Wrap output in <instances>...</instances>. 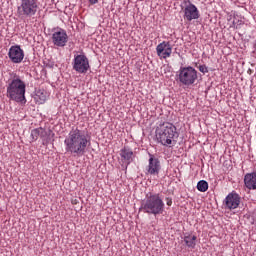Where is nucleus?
Masks as SVG:
<instances>
[{"mask_svg":"<svg viewBox=\"0 0 256 256\" xmlns=\"http://www.w3.org/2000/svg\"><path fill=\"white\" fill-rule=\"evenodd\" d=\"M156 142L163 145V147H175L177 143V127L171 122L160 123L155 130Z\"/></svg>","mask_w":256,"mask_h":256,"instance_id":"7ed1b4c3","label":"nucleus"},{"mask_svg":"<svg viewBox=\"0 0 256 256\" xmlns=\"http://www.w3.org/2000/svg\"><path fill=\"white\" fill-rule=\"evenodd\" d=\"M224 204L226 209H229L230 211L237 209L241 204V196H239L237 192H231L226 196Z\"/></svg>","mask_w":256,"mask_h":256,"instance_id":"ddd939ff","label":"nucleus"},{"mask_svg":"<svg viewBox=\"0 0 256 256\" xmlns=\"http://www.w3.org/2000/svg\"><path fill=\"white\" fill-rule=\"evenodd\" d=\"M156 53L160 59H169L173 53V46L169 41H163L156 47Z\"/></svg>","mask_w":256,"mask_h":256,"instance_id":"9d476101","label":"nucleus"},{"mask_svg":"<svg viewBox=\"0 0 256 256\" xmlns=\"http://www.w3.org/2000/svg\"><path fill=\"white\" fill-rule=\"evenodd\" d=\"M197 236L188 235L184 237V243L187 245L190 249H195V246L197 245Z\"/></svg>","mask_w":256,"mask_h":256,"instance_id":"f3484780","label":"nucleus"},{"mask_svg":"<svg viewBox=\"0 0 256 256\" xmlns=\"http://www.w3.org/2000/svg\"><path fill=\"white\" fill-rule=\"evenodd\" d=\"M90 5H96V3H99V0H89Z\"/></svg>","mask_w":256,"mask_h":256,"instance_id":"4be33fe9","label":"nucleus"},{"mask_svg":"<svg viewBox=\"0 0 256 256\" xmlns=\"http://www.w3.org/2000/svg\"><path fill=\"white\" fill-rule=\"evenodd\" d=\"M166 204L168 205V207H171L173 205V199L170 197L166 198Z\"/></svg>","mask_w":256,"mask_h":256,"instance_id":"412c9836","label":"nucleus"},{"mask_svg":"<svg viewBox=\"0 0 256 256\" xmlns=\"http://www.w3.org/2000/svg\"><path fill=\"white\" fill-rule=\"evenodd\" d=\"M6 87V97H8L10 101H15L16 103H27V99L25 98L27 84L25 83V80H23V77L12 72Z\"/></svg>","mask_w":256,"mask_h":256,"instance_id":"f03ea898","label":"nucleus"},{"mask_svg":"<svg viewBox=\"0 0 256 256\" xmlns=\"http://www.w3.org/2000/svg\"><path fill=\"white\" fill-rule=\"evenodd\" d=\"M39 11V2L37 0H21L17 7V15L21 19L35 17Z\"/></svg>","mask_w":256,"mask_h":256,"instance_id":"39448f33","label":"nucleus"},{"mask_svg":"<svg viewBox=\"0 0 256 256\" xmlns=\"http://www.w3.org/2000/svg\"><path fill=\"white\" fill-rule=\"evenodd\" d=\"M244 185L249 190H255L256 189V172L247 173L244 176Z\"/></svg>","mask_w":256,"mask_h":256,"instance_id":"2eb2a0df","label":"nucleus"},{"mask_svg":"<svg viewBox=\"0 0 256 256\" xmlns=\"http://www.w3.org/2000/svg\"><path fill=\"white\" fill-rule=\"evenodd\" d=\"M67 41H69V36L67 32L63 29H57L52 34V43L56 47H65L67 45Z\"/></svg>","mask_w":256,"mask_h":256,"instance_id":"1a4fd4ad","label":"nucleus"},{"mask_svg":"<svg viewBox=\"0 0 256 256\" xmlns=\"http://www.w3.org/2000/svg\"><path fill=\"white\" fill-rule=\"evenodd\" d=\"M182 11L184 13L183 19L184 21H187L188 23H191V21L195 19H199L201 16L199 14V9L195 4L191 3L189 0H184L182 5Z\"/></svg>","mask_w":256,"mask_h":256,"instance_id":"0eeeda50","label":"nucleus"},{"mask_svg":"<svg viewBox=\"0 0 256 256\" xmlns=\"http://www.w3.org/2000/svg\"><path fill=\"white\" fill-rule=\"evenodd\" d=\"M73 69L76 73L85 74L89 71V58L84 54H78L74 57L73 60Z\"/></svg>","mask_w":256,"mask_h":256,"instance_id":"6e6552de","label":"nucleus"},{"mask_svg":"<svg viewBox=\"0 0 256 256\" xmlns=\"http://www.w3.org/2000/svg\"><path fill=\"white\" fill-rule=\"evenodd\" d=\"M65 151L73 157H83L91 147V136L79 128H72L64 140Z\"/></svg>","mask_w":256,"mask_h":256,"instance_id":"f257e3e1","label":"nucleus"},{"mask_svg":"<svg viewBox=\"0 0 256 256\" xmlns=\"http://www.w3.org/2000/svg\"><path fill=\"white\" fill-rule=\"evenodd\" d=\"M198 69H199V71H200V73H209V69L207 68V66L206 65H200L199 67H198Z\"/></svg>","mask_w":256,"mask_h":256,"instance_id":"aec40b11","label":"nucleus"},{"mask_svg":"<svg viewBox=\"0 0 256 256\" xmlns=\"http://www.w3.org/2000/svg\"><path fill=\"white\" fill-rule=\"evenodd\" d=\"M148 167H146V175H159L161 171V161L153 154H149Z\"/></svg>","mask_w":256,"mask_h":256,"instance_id":"9b49d317","label":"nucleus"},{"mask_svg":"<svg viewBox=\"0 0 256 256\" xmlns=\"http://www.w3.org/2000/svg\"><path fill=\"white\" fill-rule=\"evenodd\" d=\"M47 97H49V94L47 93V91L43 89H39L36 91L35 100L39 105H43V103L47 101Z\"/></svg>","mask_w":256,"mask_h":256,"instance_id":"dca6fc26","label":"nucleus"},{"mask_svg":"<svg viewBox=\"0 0 256 256\" xmlns=\"http://www.w3.org/2000/svg\"><path fill=\"white\" fill-rule=\"evenodd\" d=\"M177 77L179 83L186 87H191V85H194L195 81L198 79L197 71L192 66L180 67Z\"/></svg>","mask_w":256,"mask_h":256,"instance_id":"423d86ee","label":"nucleus"},{"mask_svg":"<svg viewBox=\"0 0 256 256\" xmlns=\"http://www.w3.org/2000/svg\"><path fill=\"white\" fill-rule=\"evenodd\" d=\"M120 157L123 163L131 165V163H133V159H135V154L133 153V150H131V148L124 147L120 150Z\"/></svg>","mask_w":256,"mask_h":256,"instance_id":"4468645a","label":"nucleus"},{"mask_svg":"<svg viewBox=\"0 0 256 256\" xmlns=\"http://www.w3.org/2000/svg\"><path fill=\"white\" fill-rule=\"evenodd\" d=\"M243 23V21L238 20L237 22L234 20L233 21V25H241Z\"/></svg>","mask_w":256,"mask_h":256,"instance_id":"5701e85b","label":"nucleus"},{"mask_svg":"<svg viewBox=\"0 0 256 256\" xmlns=\"http://www.w3.org/2000/svg\"><path fill=\"white\" fill-rule=\"evenodd\" d=\"M8 57L12 63H21L25 59V52L21 49V46H11L8 52Z\"/></svg>","mask_w":256,"mask_h":256,"instance_id":"f8f14e48","label":"nucleus"},{"mask_svg":"<svg viewBox=\"0 0 256 256\" xmlns=\"http://www.w3.org/2000/svg\"><path fill=\"white\" fill-rule=\"evenodd\" d=\"M140 211L148 213V215H163V211H165V202H163L161 194H147L146 199L141 203Z\"/></svg>","mask_w":256,"mask_h":256,"instance_id":"20e7f679","label":"nucleus"},{"mask_svg":"<svg viewBox=\"0 0 256 256\" xmlns=\"http://www.w3.org/2000/svg\"><path fill=\"white\" fill-rule=\"evenodd\" d=\"M197 189L201 193H205L209 189V183H207V181H205V180H200L197 183Z\"/></svg>","mask_w":256,"mask_h":256,"instance_id":"a211bd4d","label":"nucleus"},{"mask_svg":"<svg viewBox=\"0 0 256 256\" xmlns=\"http://www.w3.org/2000/svg\"><path fill=\"white\" fill-rule=\"evenodd\" d=\"M41 131H43V128H36L31 131V137L34 141H37L39 139V135H41Z\"/></svg>","mask_w":256,"mask_h":256,"instance_id":"6ab92c4d","label":"nucleus"}]
</instances>
